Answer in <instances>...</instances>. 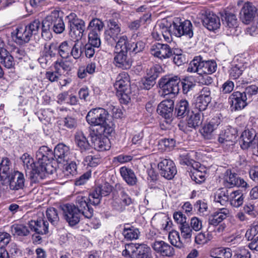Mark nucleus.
I'll return each instance as SVG.
<instances>
[{"label": "nucleus", "instance_id": "obj_1", "mask_svg": "<svg viewBox=\"0 0 258 258\" xmlns=\"http://www.w3.org/2000/svg\"><path fill=\"white\" fill-rule=\"evenodd\" d=\"M109 114L105 109L102 108H96L89 111L86 116V120L89 124L100 126L98 134L108 136L114 132L113 123L108 119Z\"/></svg>", "mask_w": 258, "mask_h": 258}, {"label": "nucleus", "instance_id": "obj_2", "mask_svg": "<svg viewBox=\"0 0 258 258\" xmlns=\"http://www.w3.org/2000/svg\"><path fill=\"white\" fill-rule=\"evenodd\" d=\"M111 191L112 186L109 183H105L96 187L92 193L89 194L88 198L82 196V207L84 208V210H82V215L85 219H90L93 215V209L89 207V204L98 205L101 198L107 196Z\"/></svg>", "mask_w": 258, "mask_h": 258}, {"label": "nucleus", "instance_id": "obj_3", "mask_svg": "<svg viewBox=\"0 0 258 258\" xmlns=\"http://www.w3.org/2000/svg\"><path fill=\"white\" fill-rule=\"evenodd\" d=\"M70 23V35L74 40L75 43L71 49V55L75 59L81 57V19H79L77 15L72 13L68 16Z\"/></svg>", "mask_w": 258, "mask_h": 258}, {"label": "nucleus", "instance_id": "obj_4", "mask_svg": "<svg viewBox=\"0 0 258 258\" xmlns=\"http://www.w3.org/2000/svg\"><path fill=\"white\" fill-rule=\"evenodd\" d=\"M37 165L43 175L51 174L55 169L51 164V161L54 159L53 151L47 146H42L36 153Z\"/></svg>", "mask_w": 258, "mask_h": 258}, {"label": "nucleus", "instance_id": "obj_5", "mask_svg": "<svg viewBox=\"0 0 258 258\" xmlns=\"http://www.w3.org/2000/svg\"><path fill=\"white\" fill-rule=\"evenodd\" d=\"M217 65L214 60H203L202 58L196 56L190 61L187 68V72L197 73L199 75H210L216 72Z\"/></svg>", "mask_w": 258, "mask_h": 258}, {"label": "nucleus", "instance_id": "obj_6", "mask_svg": "<svg viewBox=\"0 0 258 258\" xmlns=\"http://www.w3.org/2000/svg\"><path fill=\"white\" fill-rule=\"evenodd\" d=\"M171 34L180 37L184 35L189 38L193 36V26L189 20H181L178 18L176 19L172 24L170 26Z\"/></svg>", "mask_w": 258, "mask_h": 258}, {"label": "nucleus", "instance_id": "obj_7", "mask_svg": "<svg viewBox=\"0 0 258 258\" xmlns=\"http://www.w3.org/2000/svg\"><path fill=\"white\" fill-rule=\"evenodd\" d=\"M104 27L103 23L98 19H93L88 27V42L93 47H99L101 45L100 34Z\"/></svg>", "mask_w": 258, "mask_h": 258}, {"label": "nucleus", "instance_id": "obj_8", "mask_svg": "<svg viewBox=\"0 0 258 258\" xmlns=\"http://www.w3.org/2000/svg\"><path fill=\"white\" fill-rule=\"evenodd\" d=\"M181 81L177 76L168 75L162 77L159 81V85L161 86L165 94H177L179 91V84Z\"/></svg>", "mask_w": 258, "mask_h": 258}, {"label": "nucleus", "instance_id": "obj_9", "mask_svg": "<svg viewBox=\"0 0 258 258\" xmlns=\"http://www.w3.org/2000/svg\"><path fill=\"white\" fill-rule=\"evenodd\" d=\"M254 130H245L240 136V146L243 149H250L253 154L258 156V139Z\"/></svg>", "mask_w": 258, "mask_h": 258}, {"label": "nucleus", "instance_id": "obj_10", "mask_svg": "<svg viewBox=\"0 0 258 258\" xmlns=\"http://www.w3.org/2000/svg\"><path fill=\"white\" fill-rule=\"evenodd\" d=\"M21 159L26 172L29 174L31 178L37 179L39 177L42 178L43 175L40 167L38 165L36 166L34 159L29 154H24Z\"/></svg>", "mask_w": 258, "mask_h": 258}, {"label": "nucleus", "instance_id": "obj_11", "mask_svg": "<svg viewBox=\"0 0 258 258\" xmlns=\"http://www.w3.org/2000/svg\"><path fill=\"white\" fill-rule=\"evenodd\" d=\"M60 208L64 219L70 225L74 226L80 222L81 214L78 207L73 204H66L61 205Z\"/></svg>", "mask_w": 258, "mask_h": 258}, {"label": "nucleus", "instance_id": "obj_12", "mask_svg": "<svg viewBox=\"0 0 258 258\" xmlns=\"http://www.w3.org/2000/svg\"><path fill=\"white\" fill-rule=\"evenodd\" d=\"M150 52L154 57L163 60L171 57L175 50L167 44L156 43L151 46Z\"/></svg>", "mask_w": 258, "mask_h": 258}, {"label": "nucleus", "instance_id": "obj_13", "mask_svg": "<svg viewBox=\"0 0 258 258\" xmlns=\"http://www.w3.org/2000/svg\"><path fill=\"white\" fill-rule=\"evenodd\" d=\"M160 174L167 179H172L177 173L174 162L169 159H164L158 164Z\"/></svg>", "mask_w": 258, "mask_h": 258}, {"label": "nucleus", "instance_id": "obj_14", "mask_svg": "<svg viewBox=\"0 0 258 258\" xmlns=\"http://www.w3.org/2000/svg\"><path fill=\"white\" fill-rule=\"evenodd\" d=\"M223 183L226 186L229 188L233 186L246 188L248 185L243 179L240 178L237 174L232 173L229 170H227L224 173Z\"/></svg>", "mask_w": 258, "mask_h": 258}, {"label": "nucleus", "instance_id": "obj_15", "mask_svg": "<svg viewBox=\"0 0 258 258\" xmlns=\"http://www.w3.org/2000/svg\"><path fill=\"white\" fill-rule=\"evenodd\" d=\"M211 101V91L208 87H204L199 93L195 100V107L199 112H202L206 109Z\"/></svg>", "mask_w": 258, "mask_h": 258}, {"label": "nucleus", "instance_id": "obj_16", "mask_svg": "<svg viewBox=\"0 0 258 258\" xmlns=\"http://www.w3.org/2000/svg\"><path fill=\"white\" fill-rule=\"evenodd\" d=\"M236 137L237 131L236 129L231 126H227L220 132L218 141L226 146H230L234 145Z\"/></svg>", "mask_w": 258, "mask_h": 258}, {"label": "nucleus", "instance_id": "obj_17", "mask_svg": "<svg viewBox=\"0 0 258 258\" xmlns=\"http://www.w3.org/2000/svg\"><path fill=\"white\" fill-rule=\"evenodd\" d=\"M256 12V9L252 3H245L241 8L239 15L242 22L245 24H249L254 19Z\"/></svg>", "mask_w": 258, "mask_h": 258}, {"label": "nucleus", "instance_id": "obj_18", "mask_svg": "<svg viewBox=\"0 0 258 258\" xmlns=\"http://www.w3.org/2000/svg\"><path fill=\"white\" fill-rule=\"evenodd\" d=\"M128 51H114L113 64L123 70L129 69L132 65L131 58L127 55Z\"/></svg>", "mask_w": 258, "mask_h": 258}, {"label": "nucleus", "instance_id": "obj_19", "mask_svg": "<svg viewBox=\"0 0 258 258\" xmlns=\"http://www.w3.org/2000/svg\"><path fill=\"white\" fill-rule=\"evenodd\" d=\"M247 98L245 95L239 91L233 92L229 97L228 101L231 107L234 110H241L247 105Z\"/></svg>", "mask_w": 258, "mask_h": 258}, {"label": "nucleus", "instance_id": "obj_20", "mask_svg": "<svg viewBox=\"0 0 258 258\" xmlns=\"http://www.w3.org/2000/svg\"><path fill=\"white\" fill-rule=\"evenodd\" d=\"M223 24L227 28V35H234L236 31L235 29L238 26V20L236 16L231 12H225L222 16Z\"/></svg>", "mask_w": 258, "mask_h": 258}, {"label": "nucleus", "instance_id": "obj_21", "mask_svg": "<svg viewBox=\"0 0 258 258\" xmlns=\"http://www.w3.org/2000/svg\"><path fill=\"white\" fill-rule=\"evenodd\" d=\"M152 35L156 40H161V36H163L165 41L167 42H170L172 40L170 26H166L162 23L156 26L152 33Z\"/></svg>", "mask_w": 258, "mask_h": 258}, {"label": "nucleus", "instance_id": "obj_22", "mask_svg": "<svg viewBox=\"0 0 258 258\" xmlns=\"http://www.w3.org/2000/svg\"><path fill=\"white\" fill-rule=\"evenodd\" d=\"M222 119L219 116L213 117L203 128V136L204 138L210 140L214 136V132L221 124Z\"/></svg>", "mask_w": 258, "mask_h": 258}, {"label": "nucleus", "instance_id": "obj_23", "mask_svg": "<svg viewBox=\"0 0 258 258\" xmlns=\"http://www.w3.org/2000/svg\"><path fill=\"white\" fill-rule=\"evenodd\" d=\"M229 210L227 208H221L211 215L208 219V229H212L213 226L221 224V222L228 217Z\"/></svg>", "mask_w": 258, "mask_h": 258}, {"label": "nucleus", "instance_id": "obj_24", "mask_svg": "<svg viewBox=\"0 0 258 258\" xmlns=\"http://www.w3.org/2000/svg\"><path fill=\"white\" fill-rule=\"evenodd\" d=\"M152 246L153 249L163 256L171 257L175 254L173 246L164 241H155Z\"/></svg>", "mask_w": 258, "mask_h": 258}, {"label": "nucleus", "instance_id": "obj_25", "mask_svg": "<svg viewBox=\"0 0 258 258\" xmlns=\"http://www.w3.org/2000/svg\"><path fill=\"white\" fill-rule=\"evenodd\" d=\"M109 29L105 31V39L108 42L116 41L121 34L120 24L114 20H110L108 25Z\"/></svg>", "mask_w": 258, "mask_h": 258}, {"label": "nucleus", "instance_id": "obj_26", "mask_svg": "<svg viewBox=\"0 0 258 258\" xmlns=\"http://www.w3.org/2000/svg\"><path fill=\"white\" fill-rule=\"evenodd\" d=\"M174 108V101L171 99L165 100L158 106V113L166 119H169L172 116Z\"/></svg>", "mask_w": 258, "mask_h": 258}, {"label": "nucleus", "instance_id": "obj_27", "mask_svg": "<svg viewBox=\"0 0 258 258\" xmlns=\"http://www.w3.org/2000/svg\"><path fill=\"white\" fill-rule=\"evenodd\" d=\"M54 157L56 158L59 163H64L68 162L69 159L70 149L69 147L63 144H58L53 151Z\"/></svg>", "mask_w": 258, "mask_h": 258}, {"label": "nucleus", "instance_id": "obj_28", "mask_svg": "<svg viewBox=\"0 0 258 258\" xmlns=\"http://www.w3.org/2000/svg\"><path fill=\"white\" fill-rule=\"evenodd\" d=\"M10 188L12 190H18L24 186V174L18 171H15L9 176Z\"/></svg>", "mask_w": 258, "mask_h": 258}, {"label": "nucleus", "instance_id": "obj_29", "mask_svg": "<svg viewBox=\"0 0 258 258\" xmlns=\"http://www.w3.org/2000/svg\"><path fill=\"white\" fill-rule=\"evenodd\" d=\"M203 25L210 31H214L220 28V18L214 14L206 15L203 19Z\"/></svg>", "mask_w": 258, "mask_h": 258}, {"label": "nucleus", "instance_id": "obj_30", "mask_svg": "<svg viewBox=\"0 0 258 258\" xmlns=\"http://www.w3.org/2000/svg\"><path fill=\"white\" fill-rule=\"evenodd\" d=\"M133 258H151L150 247L145 244H133Z\"/></svg>", "mask_w": 258, "mask_h": 258}, {"label": "nucleus", "instance_id": "obj_31", "mask_svg": "<svg viewBox=\"0 0 258 258\" xmlns=\"http://www.w3.org/2000/svg\"><path fill=\"white\" fill-rule=\"evenodd\" d=\"M30 229L37 234H46L48 232V223L43 220H31L28 223Z\"/></svg>", "mask_w": 258, "mask_h": 258}, {"label": "nucleus", "instance_id": "obj_32", "mask_svg": "<svg viewBox=\"0 0 258 258\" xmlns=\"http://www.w3.org/2000/svg\"><path fill=\"white\" fill-rule=\"evenodd\" d=\"M105 137L95 136L92 137V143L94 148L98 151H104L110 149L109 140L107 137V136L103 135Z\"/></svg>", "mask_w": 258, "mask_h": 258}, {"label": "nucleus", "instance_id": "obj_33", "mask_svg": "<svg viewBox=\"0 0 258 258\" xmlns=\"http://www.w3.org/2000/svg\"><path fill=\"white\" fill-rule=\"evenodd\" d=\"M15 35L17 42L20 44L28 43L32 36L26 26H18L16 29Z\"/></svg>", "mask_w": 258, "mask_h": 258}, {"label": "nucleus", "instance_id": "obj_34", "mask_svg": "<svg viewBox=\"0 0 258 258\" xmlns=\"http://www.w3.org/2000/svg\"><path fill=\"white\" fill-rule=\"evenodd\" d=\"M114 86L116 91L130 89V78L125 72L120 73L116 79Z\"/></svg>", "mask_w": 258, "mask_h": 258}, {"label": "nucleus", "instance_id": "obj_35", "mask_svg": "<svg viewBox=\"0 0 258 258\" xmlns=\"http://www.w3.org/2000/svg\"><path fill=\"white\" fill-rule=\"evenodd\" d=\"M120 173L123 180L130 186H134L137 182V178L133 170L126 167L120 168Z\"/></svg>", "mask_w": 258, "mask_h": 258}, {"label": "nucleus", "instance_id": "obj_36", "mask_svg": "<svg viewBox=\"0 0 258 258\" xmlns=\"http://www.w3.org/2000/svg\"><path fill=\"white\" fill-rule=\"evenodd\" d=\"M244 196L240 190H234L229 195L228 202L231 206L238 208L243 203Z\"/></svg>", "mask_w": 258, "mask_h": 258}, {"label": "nucleus", "instance_id": "obj_37", "mask_svg": "<svg viewBox=\"0 0 258 258\" xmlns=\"http://www.w3.org/2000/svg\"><path fill=\"white\" fill-rule=\"evenodd\" d=\"M229 195L226 188H219L214 193V201L222 206H226L228 203Z\"/></svg>", "mask_w": 258, "mask_h": 258}, {"label": "nucleus", "instance_id": "obj_38", "mask_svg": "<svg viewBox=\"0 0 258 258\" xmlns=\"http://www.w3.org/2000/svg\"><path fill=\"white\" fill-rule=\"evenodd\" d=\"M189 111V104L185 100H181L175 106V112L177 117L182 118L186 116Z\"/></svg>", "mask_w": 258, "mask_h": 258}, {"label": "nucleus", "instance_id": "obj_39", "mask_svg": "<svg viewBox=\"0 0 258 258\" xmlns=\"http://www.w3.org/2000/svg\"><path fill=\"white\" fill-rule=\"evenodd\" d=\"M210 255L215 258H231L232 252L229 248L217 247L211 250Z\"/></svg>", "mask_w": 258, "mask_h": 258}, {"label": "nucleus", "instance_id": "obj_40", "mask_svg": "<svg viewBox=\"0 0 258 258\" xmlns=\"http://www.w3.org/2000/svg\"><path fill=\"white\" fill-rule=\"evenodd\" d=\"M114 51H128L131 50L130 43L128 41L127 37L121 35L118 37L116 40Z\"/></svg>", "mask_w": 258, "mask_h": 258}, {"label": "nucleus", "instance_id": "obj_41", "mask_svg": "<svg viewBox=\"0 0 258 258\" xmlns=\"http://www.w3.org/2000/svg\"><path fill=\"white\" fill-rule=\"evenodd\" d=\"M246 66L242 62L233 63L229 70L230 77L232 79L238 78L246 68Z\"/></svg>", "mask_w": 258, "mask_h": 258}, {"label": "nucleus", "instance_id": "obj_42", "mask_svg": "<svg viewBox=\"0 0 258 258\" xmlns=\"http://www.w3.org/2000/svg\"><path fill=\"white\" fill-rule=\"evenodd\" d=\"M206 169L203 167L199 168H194L190 175L191 178L197 183H201L205 180Z\"/></svg>", "mask_w": 258, "mask_h": 258}, {"label": "nucleus", "instance_id": "obj_43", "mask_svg": "<svg viewBox=\"0 0 258 258\" xmlns=\"http://www.w3.org/2000/svg\"><path fill=\"white\" fill-rule=\"evenodd\" d=\"M122 234L126 240H132L139 238L140 232L138 228L127 225L124 228Z\"/></svg>", "mask_w": 258, "mask_h": 258}, {"label": "nucleus", "instance_id": "obj_44", "mask_svg": "<svg viewBox=\"0 0 258 258\" xmlns=\"http://www.w3.org/2000/svg\"><path fill=\"white\" fill-rule=\"evenodd\" d=\"M11 229L14 236H26L30 232L28 227L24 224H14L11 226Z\"/></svg>", "mask_w": 258, "mask_h": 258}, {"label": "nucleus", "instance_id": "obj_45", "mask_svg": "<svg viewBox=\"0 0 258 258\" xmlns=\"http://www.w3.org/2000/svg\"><path fill=\"white\" fill-rule=\"evenodd\" d=\"M202 115H203V113L201 112L192 111L187 120L188 126L191 128H196L200 125L202 123L201 120Z\"/></svg>", "mask_w": 258, "mask_h": 258}, {"label": "nucleus", "instance_id": "obj_46", "mask_svg": "<svg viewBox=\"0 0 258 258\" xmlns=\"http://www.w3.org/2000/svg\"><path fill=\"white\" fill-rule=\"evenodd\" d=\"M56 17L54 20L53 31L55 33H61L64 30V24L61 17L59 16V12L55 11Z\"/></svg>", "mask_w": 258, "mask_h": 258}, {"label": "nucleus", "instance_id": "obj_47", "mask_svg": "<svg viewBox=\"0 0 258 258\" xmlns=\"http://www.w3.org/2000/svg\"><path fill=\"white\" fill-rule=\"evenodd\" d=\"M168 239L173 246L179 248L183 246V243L180 240L179 233L177 231H170L168 235Z\"/></svg>", "mask_w": 258, "mask_h": 258}, {"label": "nucleus", "instance_id": "obj_48", "mask_svg": "<svg viewBox=\"0 0 258 258\" xmlns=\"http://www.w3.org/2000/svg\"><path fill=\"white\" fill-rule=\"evenodd\" d=\"M55 11H52L41 23V27L53 31L54 20L56 17Z\"/></svg>", "mask_w": 258, "mask_h": 258}, {"label": "nucleus", "instance_id": "obj_49", "mask_svg": "<svg viewBox=\"0 0 258 258\" xmlns=\"http://www.w3.org/2000/svg\"><path fill=\"white\" fill-rule=\"evenodd\" d=\"M10 161L8 158H4L0 163V175L8 177L10 175Z\"/></svg>", "mask_w": 258, "mask_h": 258}, {"label": "nucleus", "instance_id": "obj_50", "mask_svg": "<svg viewBox=\"0 0 258 258\" xmlns=\"http://www.w3.org/2000/svg\"><path fill=\"white\" fill-rule=\"evenodd\" d=\"M46 214L48 221L53 225H56L59 221L57 210L54 208H50L47 210Z\"/></svg>", "mask_w": 258, "mask_h": 258}, {"label": "nucleus", "instance_id": "obj_51", "mask_svg": "<svg viewBox=\"0 0 258 258\" xmlns=\"http://www.w3.org/2000/svg\"><path fill=\"white\" fill-rule=\"evenodd\" d=\"M71 46H69L67 41L62 42L58 46V52L62 58H68L71 53Z\"/></svg>", "mask_w": 258, "mask_h": 258}, {"label": "nucleus", "instance_id": "obj_52", "mask_svg": "<svg viewBox=\"0 0 258 258\" xmlns=\"http://www.w3.org/2000/svg\"><path fill=\"white\" fill-rule=\"evenodd\" d=\"M116 96L118 98L120 103L127 104L131 100L130 89L116 91Z\"/></svg>", "mask_w": 258, "mask_h": 258}, {"label": "nucleus", "instance_id": "obj_53", "mask_svg": "<svg viewBox=\"0 0 258 258\" xmlns=\"http://www.w3.org/2000/svg\"><path fill=\"white\" fill-rule=\"evenodd\" d=\"M41 23L39 19H35L26 25V28L28 29L31 34L33 35H36L41 28Z\"/></svg>", "mask_w": 258, "mask_h": 258}, {"label": "nucleus", "instance_id": "obj_54", "mask_svg": "<svg viewBox=\"0 0 258 258\" xmlns=\"http://www.w3.org/2000/svg\"><path fill=\"white\" fill-rule=\"evenodd\" d=\"M0 58H1V63H3L6 68L11 69L14 67L15 61L14 57L12 55L9 54L8 51L7 54L0 56Z\"/></svg>", "mask_w": 258, "mask_h": 258}, {"label": "nucleus", "instance_id": "obj_55", "mask_svg": "<svg viewBox=\"0 0 258 258\" xmlns=\"http://www.w3.org/2000/svg\"><path fill=\"white\" fill-rule=\"evenodd\" d=\"M161 71L162 68L158 64L153 66L147 70V77L155 80L158 77Z\"/></svg>", "mask_w": 258, "mask_h": 258}, {"label": "nucleus", "instance_id": "obj_56", "mask_svg": "<svg viewBox=\"0 0 258 258\" xmlns=\"http://www.w3.org/2000/svg\"><path fill=\"white\" fill-rule=\"evenodd\" d=\"M58 46L57 44L51 43L49 45L45 44L44 46V52L48 57L51 58L54 56L57 51Z\"/></svg>", "mask_w": 258, "mask_h": 258}, {"label": "nucleus", "instance_id": "obj_57", "mask_svg": "<svg viewBox=\"0 0 258 258\" xmlns=\"http://www.w3.org/2000/svg\"><path fill=\"white\" fill-rule=\"evenodd\" d=\"M71 62L67 60L60 59L55 62V70L59 71L61 68L64 71H68L70 69Z\"/></svg>", "mask_w": 258, "mask_h": 258}, {"label": "nucleus", "instance_id": "obj_58", "mask_svg": "<svg viewBox=\"0 0 258 258\" xmlns=\"http://www.w3.org/2000/svg\"><path fill=\"white\" fill-rule=\"evenodd\" d=\"M209 234H206L205 233L200 232L197 234L195 237L196 243L199 245H204L210 240Z\"/></svg>", "mask_w": 258, "mask_h": 258}, {"label": "nucleus", "instance_id": "obj_59", "mask_svg": "<svg viewBox=\"0 0 258 258\" xmlns=\"http://www.w3.org/2000/svg\"><path fill=\"white\" fill-rule=\"evenodd\" d=\"M182 236L185 239H189L192 235V230L187 223L179 226Z\"/></svg>", "mask_w": 258, "mask_h": 258}, {"label": "nucleus", "instance_id": "obj_60", "mask_svg": "<svg viewBox=\"0 0 258 258\" xmlns=\"http://www.w3.org/2000/svg\"><path fill=\"white\" fill-rule=\"evenodd\" d=\"M130 45L131 50H129L128 51L135 54L142 51L145 48V43L141 41H138L136 43L133 42L130 43Z\"/></svg>", "mask_w": 258, "mask_h": 258}, {"label": "nucleus", "instance_id": "obj_61", "mask_svg": "<svg viewBox=\"0 0 258 258\" xmlns=\"http://www.w3.org/2000/svg\"><path fill=\"white\" fill-rule=\"evenodd\" d=\"M181 52V50H176V51L175 50V53H173L174 56L173 61L178 66H181L185 61V57Z\"/></svg>", "mask_w": 258, "mask_h": 258}, {"label": "nucleus", "instance_id": "obj_62", "mask_svg": "<svg viewBox=\"0 0 258 258\" xmlns=\"http://www.w3.org/2000/svg\"><path fill=\"white\" fill-rule=\"evenodd\" d=\"M11 239V235L6 232H0V248H5Z\"/></svg>", "mask_w": 258, "mask_h": 258}, {"label": "nucleus", "instance_id": "obj_63", "mask_svg": "<svg viewBox=\"0 0 258 258\" xmlns=\"http://www.w3.org/2000/svg\"><path fill=\"white\" fill-rule=\"evenodd\" d=\"M251 254L250 252L247 249L244 248H240L237 249L233 256V258H250Z\"/></svg>", "mask_w": 258, "mask_h": 258}, {"label": "nucleus", "instance_id": "obj_64", "mask_svg": "<svg viewBox=\"0 0 258 258\" xmlns=\"http://www.w3.org/2000/svg\"><path fill=\"white\" fill-rule=\"evenodd\" d=\"M258 234V225L252 226L249 228L246 233L245 236L248 240H252Z\"/></svg>", "mask_w": 258, "mask_h": 258}]
</instances>
